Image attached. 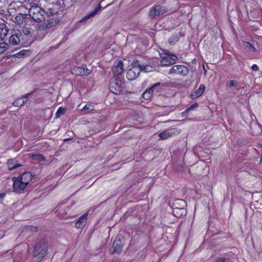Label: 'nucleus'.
Segmentation results:
<instances>
[{
	"label": "nucleus",
	"instance_id": "17",
	"mask_svg": "<svg viewBox=\"0 0 262 262\" xmlns=\"http://www.w3.org/2000/svg\"><path fill=\"white\" fill-rule=\"evenodd\" d=\"M17 177L19 180H21V181L25 183V184L27 186V185L32 180V175L30 172H25L19 174Z\"/></svg>",
	"mask_w": 262,
	"mask_h": 262
},
{
	"label": "nucleus",
	"instance_id": "33",
	"mask_svg": "<svg viewBox=\"0 0 262 262\" xmlns=\"http://www.w3.org/2000/svg\"><path fill=\"white\" fill-rule=\"evenodd\" d=\"M244 46L247 48L249 49L251 51L254 52L255 51V48L253 46L252 43L249 42H245L244 43Z\"/></svg>",
	"mask_w": 262,
	"mask_h": 262
},
{
	"label": "nucleus",
	"instance_id": "1",
	"mask_svg": "<svg viewBox=\"0 0 262 262\" xmlns=\"http://www.w3.org/2000/svg\"><path fill=\"white\" fill-rule=\"evenodd\" d=\"M16 6L21 9L28 10L29 16L36 22L45 20V16H48V20L42 24L45 29L51 28L57 24V16H55L57 12L53 8H49L46 12L39 6V0H24L23 2H14L10 4L11 9H15Z\"/></svg>",
	"mask_w": 262,
	"mask_h": 262
},
{
	"label": "nucleus",
	"instance_id": "9",
	"mask_svg": "<svg viewBox=\"0 0 262 262\" xmlns=\"http://www.w3.org/2000/svg\"><path fill=\"white\" fill-rule=\"evenodd\" d=\"M29 18L27 17L26 14H22L19 13L18 15H16L14 18L13 19V22L19 25L20 27L25 26L29 21Z\"/></svg>",
	"mask_w": 262,
	"mask_h": 262
},
{
	"label": "nucleus",
	"instance_id": "41",
	"mask_svg": "<svg viewBox=\"0 0 262 262\" xmlns=\"http://www.w3.org/2000/svg\"><path fill=\"white\" fill-rule=\"evenodd\" d=\"M61 215L62 217H66V215H65L61 214Z\"/></svg>",
	"mask_w": 262,
	"mask_h": 262
},
{
	"label": "nucleus",
	"instance_id": "20",
	"mask_svg": "<svg viewBox=\"0 0 262 262\" xmlns=\"http://www.w3.org/2000/svg\"><path fill=\"white\" fill-rule=\"evenodd\" d=\"M9 29L4 23L0 24V40H3L8 33Z\"/></svg>",
	"mask_w": 262,
	"mask_h": 262
},
{
	"label": "nucleus",
	"instance_id": "39",
	"mask_svg": "<svg viewBox=\"0 0 262 262\" xmlns=\"http://www.w3.org/2000/svg\"><path fill=\"white\" fill-rule=\"evenodd\" d=\"M181 203H182L183 204V206H184L185 204V202H184L183 200H179Z\"/></svg>",
	"mask_w": 262,
	"mask_h": 262
},
{
	"label": "nucleus",
	"instance_id": "2",
	"mask_svg": "<svg viewBox=\"0 0 262 262\" xmlns=\"http://www.w3.org/2000/svg\"><path fill=\"white\" fill-rule=\"evenodd\" d=\"M47 243L45 239L37 242L34 246L33 255L36 257L35 261L39 262L45 256L47 252Z\"/></svg>",
	"mask_w": 262,
	"mask_h": 262
},
{
	"label": "nucleus",
	"instance_id": "10",
	"mask_svg": "<svg viewBox=\"0 0 262 262\" xmlns=\"http://www.w3.org/2000/svg\"><path fill=\"white\" fill-rule=\"evenodd\" d=\"M166 7L160 5H157L150 11V15L153 17H157L162 15L167 12Z\"/></svg>",
	"mask_w": 262,
	"mask_h": 262
},
{
	"label": "nucleus",
	"instance_id": "8",
	"mask_svg": "<svg viewBox=\"0 0 262 262\" xmlns=\"http://www.w3.org/2000/svg\"><path fill=\"white\" fill-rule=\"evenodd\" d=\"M21 31H17L14 30L12 33L11 35L9 37V42L10 45L14 46L18 45L21 39Z\"/></svg>",
	"mask_w": 262,
	"mask_h": 262
},
{
	"label": "nucleus",
	"instance_id": "7",
	"mask_svg": "<svg viewBox=\"0 0 262 262\" xmlns=\"http://www.w3.org/2000/svg\"><path fill=\"white\" fill-rule=\"evenodd\" d=\"M121 84L120 79L118 78H116L114 77L110 82V90L112 93L117 94L120 92Z\"/></svg>",
	"mask_w": 262,
	"mask_h": 262
},
{
	"label": "nucleus",
	"instance_id": "37",
	"mask_svg": "<svg viewBox=\"0 0 262 262\" xmlns=\"http://www.w3.org/2000/svg\"><path fill=\"white\" fill-rule=\"evenodd\" d=\"M17 9L19 10V11H20V12H22V11H21L20 9L19 8H18V7L17 6H16V8L15 9H13L14 10H16ZM13 9H11L10 8V5H9V10H12ZM24 9L26 10L25 9H21V10H23V12H24V13H25V11H24Z\"/></svg>",
	"mask_w": 262,
	"mask_h": 262
},
{
	"label": "nucleus",
	"instance_id": "26",
	"mask_svg": "<svg viewBox=\"0 0 262 262\" xmlns=\"http://www.w3.org/2000/svg\"><path fill=\"white\" fill-rule=\"evenodd\" d=\"M30 157L32 158V160L37 161L38 162H42L45 160L44 156L40 154H31Z\"/></svg>",
	"mask_w": 262,
	"mask_h": 262
},
{
	"label": "nucleus",
	"instance_id": "32",
	"mask_svg": "<svg viewBox=\"0 0 262 262\" xmlns=\"http://www.w3.org/2000/svg\"><path fill=\"white\" fill-rule=\"evenodd\" d=\"M8 46V44L4 42L0 43V54L3 53L6 51L7 49Z\"/></svg>",
	"mask_w": 262,
	"mask_h": 262
},
{
	"label": "nucleus",
	"instance_id": "16",
	"mask_svg": "<svg viewBox=\"0 0 262 262\" xmlns=\"http://www.w3.org/2000/svg\"><path fill=\"white\" fill-rule=\"evenodd\" d=\"M88 216V213H84L79 217L78 220L75 223V227L77 228H83L86 224Z\"/></svg>",
	"mask_w": 262,
	"mask_h": 262
},
{
	"label": "nucleus",
	"instance_id": "24",
	"mask_svg": "<svg viewBox=\"0 0 262 262\" xmlns=\"http://www.w3.org/2000/svg\"><path fill=\"white\" fill-rule=\"evenodd\" d=\"M7 165L9 170L14 169L20 166V164L16 163V161L15 159L9 160L7 162Z\"/></svg>",
	"mask_w": 262,
	"mask_h": 262
},
{
	"label": "nucleus",
	"instance_id": "13",
	"mask_svg": "<svg viewBox=\"0 0 262 262\" xmlns=\"http://www.w3.org/2000/svg\"><path fill=\"white\" fill-rule=\"evenodd\" d=\"M178 130L176 128H170L159 134V137L162 140L166 139L173 135L178 134Z\"/></svg>",
	"mask_w": 262,
	"mask_h": 262
},
{
	"label": "nucleus",
	"instance_id": "25",
	"mask_svg": "<svg viewBox=\"0 0 262 262\" xmlns=\"http://www.w3.org/2000/svg\"><path fill=\"white\" fill-rule=\"evenodd\" d=\"M12 12L11 10H9V11H7L0 8V18L4 21H6V20H7L8 16H9L8 13Z\"/></svg>",
	"mask_w": 262,
	"mask_h": 262
},
{
	"label": "nucleus",
	"instance_id": "12",
	"mask_svg": "<svg viewBox=\"0 0 262 262\" xmlns=\"http://www.w3.org/2000/svg\"><path fill=\"white\" fill-rule=\"evenodd\" d=\"M124 245V238L120 236H117L113 244L114 253H119Z\"/></svg>",
	"mask_w": 262,
	"mask_h": 262
},
{
	"label": "nucleus",
	"instance_id": "27",
	"mask_svg": "<svg viewBox=\"0 0 262 262\" xmlns=\"http://www.w3.org/2000/svg\"><path fill=\"white\" fill-rule=\"evenodd\" d=\"M93 110H94V106L91 104H85L81 110L82 111L84 112L86 114L90 113Z\"/></svg>",
	"mask_w": 262,
	"mask_h": 262
},
{
	"label": "nucleus",
	"instance_id": "15",
	"mask_svg": "<svg viewBox=\"0 0 262 262\" xmlns=\"http://www.w3.org/2000/svg\"><path fill=\"white\" fill-rule=\"evenodd\" d=\"M124 72L123 64V61L121 60H119L117 64L114 66L113 69V73L115 76H119L122 74Z\"/></svg>",
	"mask_w": 262,
	"mask_h": 262
},
{
	"label": "nucleus",
	"instance_id": "40",
	"mask_svg": "<svg viewBox=\"0 0 262 262\" xmlns=\"http://www.w3.org/2000/svg\"><path fill=\"white\" fill-rule=\"evenodd\" d=\"M179 170L183 171L184 170V167H182V168L180 169H179Z\"/></svg>",
	"mask_w": 262,
	"mask_h": 262
},
{
	"label": "nucleus",
	"instance_id": "4",
	"mask_svg": "<svg viewBox=\"0 0 262 262\" xmlns=\"http://www.w3.org/2000/svg\"><path fill=\"white\" fill-rule=\"evenodd\" d=\"M132 68L126 73V77L129 80H135L141 73L138 59H134L132 62Z\"/></svg>",
	"mask_w": 262,
	"mask_h": 262
},
{
	"label": "nucleus",
	"instance_id": "11",
	"mask_svg": "<svg viewBox=\"0 0 262 262\" xmlns=\"http://www.w3.org/2000/svg\"><path fill=\"white\" fill-rule=\"evenodd\" d=\"M73 74L79 76H86L90 74L91 70L88 69L85 66H81L78 67H74L72 70Z\"/></svg>",
	"mask_w": 262,
	"mask_h": 262
},
{
	"label": "nucleus",
	"instance_id": "29",
	"mask_svg": "<svg viewBox=\"0 0 262 262\" xmlns=\"http://www.w3.org/2000/svg\"><path fill=\"white\" fill-rule=\"evenodd\" d=\"M152 94V92L149 89L143 93L142 96L144 99L148 100L151 97Z\"/></svg>",
	"mask_w": 262,
	"mask_h": 262
},
{
	"label": "nucleus",
	"instance_id": "36",
	"mask_svg": "<svg viewBox=\"0 0 262 262\" xmlns=\"http://www.w3.org/2000/svg\"><path fill=\"white\" fill-rule=\"evenodd\" d=\"M251 69L254 71H257L259 70V67L256 64H254L251 67Z\"/></svg>",
	"mask_w": 262,
	"mask_h": 262
},
{
	"label": "nucleus",
	"instance_id": "14",
	"mask_svg": "<svg viewBox=\"0 0 262 262\" xmlns=\"http://www.w3.org/2000/svg\"><path fill=\"white\" fill-rule=\"evenodd\" d=\"M101 9V6L100 4H99L98 6L94 9V11L90 12L88 15L84 16L81 18L80 22L83 23V22H86L90 19H91L92 17L95 16L98 13H99L100 11V10Z\"/></svg>",
	"mask_w": 262,
	"mask_h": 262
},
{
	"label": "nucleus",
	"instance_id": "38",
	"mask_svg": "<svg viewBox=\"0 0 262 262\" xmlns=\"http://www.w3.org/2000/svg\"><path fill=\"white\" fill-rule=\"evenodd\" d=\"M5 196V194L2 193L0 194V199H3Z\"/></svg>",
	"mask_w": 262,
	"mask_h": 262
},
{
	"label": "nucleus",
	"instance_id": "28",
	"mask_svg": "<svg viewBox=\"0 0 262 262\" xmlns=\"http://www.w3.org/2000/svg\"><path fill=\"white\" fill-rule=\"evenodd\" d=\"M28 53V50H23L20 51L19 52L13 54V56L16 58H21L25 56Z\"/></svg>",
	"mask_w": 262,
	"mask_h": 262
},
{
	"label": "nucleus",
	"instance_id": "19",
	"mask_svg": "<svg viewBox=\"0 0 262 262\" xmlns=\"http://www.w3.org/2000/svg\"><path fill=\"white\" fill-rule=\"evenodd\" d=\"M205 87L204 85H201L199 89L190 94L192 99H195L203 95L205 92Z\"/></svg>",
	"mask_w": 262,
	"mask_h": 262
},
{
	"label": "nucleus",
	"instance_id": "35",
	"mask_svg": "<svg viewBox=\"0 0 262 262\" xmlns=\"http://www.w3.org/2000/svg\"><path fill=\"white\" fill-rule=\"evenodd\" d=\"M228 84L229 87L234 86L237 85L238 82L235 80H231L228 82Z\"/></svg>",
	"mask_w": 262,
	"mask_h": 262
},
{
	"label": "nucleus",
	"instance_id": "22",
	"mask_svg": "<svg viewBox=\"0 0 262 262\" xmlns=\"http://www.w3.org/2000/svg\"><path fill=\"white\" fill-rule=\"evenodd\" d=\"M163 87V84H162L160 82H157L149 89L150 91H151L153 94H158L161 92Z\"/></svg>",
	"mask_w": 262,
	"mask_h": 262
},
{
	"label": "nucleus",
	"instance_id": "6",
	"mask_svg": "<svg viewBox=\"0 0 262 262\" xmlns=\"http://www.w3.org/2000/svg\"><path fill=\"white\" fill-rule=\"evenodd\" d=\"M20 181L18 177L12 178L13 190L15 192L19 193L24 190L27 187L25 183Z\"/></svg>",
	"mask_w": 262,
	"mask_h": 262
},
{
	"label": "nucleus",
	"instance_id": "21",
	"mask_svg": "<svg viewBox=\"0 0 262 262\" xmlns=\"http://www.w3.org/2000/svg\"><path fill=\"white\" fill-rule=\"evenodd\" d=\"M140 58H141L140 57L139 59H138L140 68H141V71H143L144 72H149L152 71L153 70L154 68L149 64L143 63Z\"/></svg>",
	"mask_w": 262,
	"mask_h": 262
},
{
	"label": "nucleus",
	"instance_id": "5",
	"mask_svg": "<svg viewBox=\"0 0 262 262\" xmlns=\"http://www.w3.org/2000/svg\"><path fill=\"white\" fill-rule=\"evenodd\" d=\"M189 70L184 65H176L173 66L169 72L170 75H180L183 76L188 74Z\"/></svg>",
	"mask_w": 262,
	"mask_h": 262
},
{
	"label": "nucleus",
	"instance_id": "34",
	"mask_svg": "<svg viewBox=\"0 0 262 262\" xmlns=\"http://www.w3.org/2000/svg\"><path fill=\"white\" fill-rule=\"evenodd\" d=\"M215 262H230V259L228 258L221 257L217 258Z\"/></svg>",
	"mask_w": 262,
	"mask_h": 262
},
{
	"label": "nucleus",
	"instance_id": "23",
	"mask_svg": "<svg viewBox=\"0 0 262 262\" xmlns=\"http://www.w3.org/2000/svg\"><path fill=\"white\" fill-rule=\"evenodd\" d=\"M31 94H27L26 95L23 96L21 98L16 99L13 102V105L17 107L23 105L25 102V100L24 99L27 98Z\"/></svg>",
	"mask_w": 262,
	"mask_h": 262
},
{
	"label": "nucleus",
	"instance_id": "3",
	"mask_svg": "<svg viewBox=\"0 0 262 262\" xmlns=\"http://www.w3.org/2000/svg\"><path fill=\"white\" fill-rule=\"evenodd\" d=\"M161 60V64L162 66H169L173 64L177 59V56L170 53L167 50H163V52L160 53Z\"/></svg>",
	"mask_w": 262,
	"mask_h": 262
},
{
	"label": "nucleus",
	"instance_id": "42",
	"mask_svg": "<svg viewBox=\"0 0 262 262\" xmlns=\"http://www.w3.org/2000/svg\"><path fill=\"white\" fill-rule=\"evenodd\" d=\"M70 140V139H65V140H64V141H67V140Z\"/></svg>",
	"mask_w": 262,
	"mask_h": 262
},
{
	"label": "nucleus",
	"instance_id": "18",
	"mask_svg": "<svg viewBox=\"0 0 262 262\" xmlns=\"http://www.w3.org/2000/svg\"><path fill=\"white\" fill-rule=\"evenodd\" d=\"M16 30L21 31V39L22 41L26 40L31 34L30 29L25 26L20 27L19 29Z\"/></svg>",
	"mask_w": 262,
	"mask_h": 262
},
{
	"label": "nucleus",
	"instance_id": "30",
	"mask_svg": "<svg viewBox=\"0 0 262 262\" xmlns=\"http://www.w3.org/2000/svg\"><path fill=\"white\" fill-rule=\"evenodd\" d=\"M66 110L64 107H60L59 108H58L55 114L56 118H59L61 116V115H63L66 113Z\"/></svg>",
	"mask_w": 262,
	"mask_h": 262
},
{
	"label": "nucleus",
	"instance_id": "31",
	"mask_svg": "<svg viewBox=\"0 0 262 262\" xmlns=\"http://www.w3.org/2000/svg\"><path fill=\"white\" fill-rule=\"evenodd\" d=\"M198 106V104L197 103H195L193 104L192 105H191L190 107H188L185 111H184L182 113L183 115V116L186 115L188 112L194 110V108L197 107Z\"/></svg>",
	"mask_w": 262,
	"mask_h": 262
}]
</instances>
